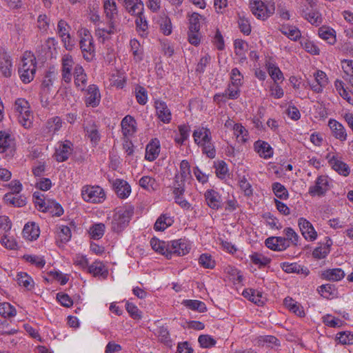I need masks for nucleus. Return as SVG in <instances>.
<instances>
[{
  "mask_svg": "<svg viewBox=\"0 0 353 353\" xmlns=\"http://www.w3.org/2000/svg\"><path fill=\"white\" fill-rule=\"evenodd\" d=\"M331 244V241L329 239L325 244L316 248L312 252L313 256L319 259L325 258L330 252Z\"/></svg>",
  "mask_w": 353,
  "mask_h": 353,
  "instance_id": "nucleus-50",
  "label": "nucleus"
},
{
  "mask_svg": "<svg viewBox=\"0 0 353 353\" xmlns=\"http://www.w3.org/2000/svg\"><path fill=\"white\" fill-rule=\"evenodd\" d=\"M104 10L108 18L112 20L117 14V6L114 0H103Z\"/></svg>",
  "mask_w": 353,
  "mask_h": 353,
  "instance_id": "nucleus-57",
  "label": "nucleus"
},
{
  "mask_svg": "<svg viewBox=\"0 0 353 353\" xmlns=\"http://www.w3.org/2000/svg\"><path fill=\"white\" fill-rule=\"evenodd\" d=\"M298 225L304 239L309 241H314L317 239L318 234L312 224L305 218L301 217L298 220Z\"/></svg>",
  "mask_w": 353,
  "mask_h": 353,
  "instance_id": "nucleus-12",
  "label": "nucleus"
},
{
  "mask_svg": "<svg viewBox=\"0 0 353 353\" xmlns=\"http://www.w3.org/2000/svg\"><path fill=\"white\" fill-rule=\"evenodd\" d=\"M170 257L172 254L184 256L188 254L192 248V243L186 239H179L170 241Z\"/></svg>",
  "mask_w": 353,
  "mask_h": 353,
  "instance_id": "nucleus-9",
  "label": "nucleus"
},
{
  "mask_svg": "<svg viewBox=\"0 0 353 353\" xmlns=\"http://www.w3.org/2000/svg\"><path fill=\"white\" fill-rule=\"evenodd\" d=\"M16 280L19 285L23 287L27 290H32L34 288L35 283L33 279L26 272H17Z\"/></svg>",
  "mask_w": 353,
  "mask_h": 353,
  "instance_id": "nucleus-35",
  "label": "nucleus"
},
{
  "mask_svg": "<svg viewBox=\"0 0 353 353\" xmlns=\"http://www.w3.org/2000/svg\"><path fill=\"white\" fill-rule=\"evenodd\" d=\"M14 146L10 135L5 132H0V153L12 151Z\"/></svg>",
  "mask_w": 353,
  "mask_h": 353,
  "instance_id": "nucleus-40",
  "label": "nucleus"
},
{
  "mask_svg": "<svg viewBox=\"0 0 353 353\" xmlns=\"http://www.w3.org/2000/svg\"><path fill=\"white\" fill-rule=\"evenodd\" d=\"M17 310L14 306L7 302L0 303V316L5 319L15 316Z\"/></svg>",
  "mask_w": 353,
  "mask_h": 353,
  "instance_id": "nucleus-52",
  "label": "nucleus"
},
{
  "mask_svg": "<svg viewBox=\"0 0 353 353\" xmlns=\"http://www.w3.org/2000/svg\"><path fill=\"white\" fill-rule=\"evenodd\" d=\"M23 259L28 263L34 265L38 268H42L46 265L43 256L34 254H25Z\"/></svg>",
  "mask_w": 353,
  "mask_h": 353,
  "instance_id": "nucleus-55",
  "label": "nucleus"
},
{
  "mask_svg": "<svg viewBox=\"0 0 353 353\" xmlns=\"http://www.w3.org/2000/svg\"><path fill=\"white\" fill-rule=\"evenodd\" d=\"M62 125V119L59 117H54L48 120L46 128L49 133L54 134L60 130Z\"/></svg>",
  "mask_w": 353,
  "mask_h": 353,
  "instance_id": "nucleus-46",
  "label": "nucleus"
},
{
  "mask_svg": "<svg viewBox=\"0 0 353 353\" xmlns=\"http://www.w3.org/2000/svg\"><path fill=\"white\" fill-rule=\"evenodd\" d=\"M71 230L68 226L60 225L57 226V236L61 243H65L71 239Z\"/></svg>",
  "mask_w": 353,
  "mask_h": 353,
  "instance_id": "nucleus-51",
  "label": "nucleus"
},
{
  "mask_svg": "<svg viewBox=\"0 0 353 353\" xmlns=\"http://www.w3.org/2000/svg\"><path fill=\"white\" fill-rule=\"evenodd\" d=\"M119 31L117 26L115 25L113 20H110L108 26L105 27H97L95 30V35L98 39L104 42L105 41L110 39L112 34H114Z\"/></svg>",
  "mask_w": 353,
  "mask_h": 353,
  "instance_id": "nucleus-16",
  "label": "nucleus"
},
{
  "mask_svg": "<svg viewBox=\"0 0 353 353\" xmlns=\"http://www.w3.org/2000/svg\"><path fill=\"white\" fill-rule=\"evenodd\" d=\"M53 73L48 72L46 74L43 78L41 84V103L43 106H47L48 105V97H46L47 94H50L52 91V88L53 85L54 78Z\"/></svg>",
  "mask_w": 353,
  "mask_h": 353,
  "instance_id": "nucleus-25",
  "label": "nucleus"
},
{
  "mask_svg": "<svg viewBox=\"0 0 353 353\" xmlns=\"http://www.w3.org/2000/svg\"><path fill=\"white\" fill-rule=\"evenodd\" d=\"M112 186L120 199L128 198L131 193V187L127 181L123 179H117L113 181Z\"/></svg>",
  "mask_w": 353,
  "mask_h": 353,
  "instance_id": "nucleus-27",
  "label": "nucleus"
},
{
  "mask_svg": "<svg viewBox=\"0 0 353 353\" xmlns=\"http://www.w3.org/2000/svg\"><path fill=\"white\" fill-rule=\"evenodd\" d=\"M83 200L90 203H101L105 200V194L103 190L98 186H84L81 190Z\"/></svg>",
  "mask_w": 353,
  "mask_h": 353,
  "instance_id": "nucleus-8",
  "label": "nucleus"
},
{
  "mask_svg": "<svg viewBox=\"0 0 353 353\" xmlns=\"http://www.w3.org/2000/svg\"><path fill=\"white\" fill-rule=\"evenodd\" d=\"M43 212H48L52 216H60L63 214V209L62 206L54 200L48 199L47 205Z\"/></svg>",
  "mask_w": 353,
  "mask_h": 353,
  "instance_id": "nucleus-44",
  "label": "nucleus"
},
{
  "mask_svg": "<svg viewBox=\"0 0 353 353\" xmlns=\"http://www.w3.org/2000/svg\"><path fill=\"white\" fill-rule=\"evenodd\" d=\"M36 70L37 60L34 54L30 51L25 52L19 68V74L21 81L25 83L31 82L34 78Z\"/></svg>",
  "mask_w": 353,
  "mask_h": 353,
  "instance_id": "nucleus-2",
  "label": "nucleus"
},
{
  "mask_svg": "<svg viewBox=\"0 0 353 353\" xmlns=\"http://www.w3.org/2000/svg\"><path fill=\"white\" fill-rule=\"evenodd\" d=\"M283 234L285 235V239L288 240V243L297 245L299 239V236L298 234L292 228H286L283 230Z\"/></svg>",
  "mask_w": 353,
  "mask_h": 353,
  "instance_id": "nucleus-63",
  "label": "nucleus"
},
{
  "mask_svg": "<svg viewBox=\"0 0 353 353\" xmlns=\"http://www.w3.org/2000/svg\"><path fill=\"white\" fill-rule=\"evenodd\" d=\"M265 245L274 251H283L290 247V243L285 238L281 236H272L265 240Z\"/></svg>",
  "mask_w": 353,
  "mask_h": 353,
  "instance_id": "nucleus-24",
  "label": "nucleus"
},
{
  "mask_svg": "<svg viewBox=\"0 0 353 353\" xmlns=\"http://www.w3.org/2000/svg\"><path fill=\"white\" fill-rule=\"evenodd\" d=\"M182 304L186 307L199 312H203L206 310L205 304L199 300H183Z\"/></svg>",
  "mask_w": 353,
  "mask_h": 353,
  "instance_id": "nucleus-49",
  "label": "nucleus"
},
{
  "mask_svg": "<svg viewBox=\"0 0 353 353\" xmlns=\"http://www.w3.org/2000/svg\"><path fill=\"white\" fill-rule=\"evenodd\" d=\"M248 45L246 42L241 39L234 41V52L240 62L246 59L245 53L248 50Z\"/></svg>",
  "mask_w": 353,
  "mask_h": 353,
  "instance_id": "nucleus-41",
  "label": "nucleus"
},
{
  "mask_svg": "<svg viewBox=\"0 0 353 353\" xmlns=\"http://www.w3.org/2000/svg\"><path fill=\"white\" fill-rule=\"evenodd\" d=\"M121 132L125 138L132 137L137 132L136 120L130 115L125 116L121 122Z\"/></svg>",
  "mask_w": 353,
  "mask_h": 353,
  "instance_id": "nucleus-18",
  "label": "nucleus"
},
{
  "mask_svg": "<svg viewBox=\"0 0 353 353\" xmlns=\"http://www.w3.org/2000/svg\"><path fill=\"white\" fill-rule=\"evenodd\" d=\"M72 143L70 141L59 143L54 153L56 160L59 162L66 161L72 152Z\"/></svg>",
  "mask_w": 353,
  "mask_h": 353,
  "instance_id": "nucleus-17",
  "label": "nucleus"
},
{
  "mask_svg": "<svg viewBox=\"0 0 353 353\" xmlns=\"http://www.w3.org/2000/svg\"><path fill=\"white\" fill-rule=\"evenodd\" d=\"M328 126L331 130L332 135L341 142L347 140V133L343 125L334 119H330L328 121Z\"/></svg>",
  "mask_w": 353,
  "mask_h": 353,
  "instance_id": "nucleus-15",
  "label": "nucleus"
},
{
  "mask_svg": "<svg viewBox=\"0 0 353 353\" xmlns=\"http://www.w3.org/2000/svg\"><path fill=\"white\" fill-rule=\"evenodd\" d=\"M281 32L293 41H296L301 37L300 30L295 26H283L281 28Z\"/></svg>",
  "mask_w": 353,
  "mask_h": 353,
  "instance_id": "nucleus-54",
  "label": "nucleus"
},
{
  "mask_svg": "<svg viewBox=\"0 0 353 353\" xmlns=\"http://www.w3.org/2000/svg\"><path fill=\"white\" fill-rule=\"evenodd\" d=\"M161 150V144L158 139H152L146 145L145 159L148 161H153L159 157Z\"/></svg>",
  "mask_w": 353,
  "mask_h": 353,
  "instance_id": "nucleus-23",
  "label": "nucleus"
},
{
  "mask_svg": "<svg viewBox=\"0 0 353 353\" xmlns=\"http://www.w3.org/2000/svg\"><path fill=\"white\" fill-rule=\"evenodd\" d=\"M230 83H232L236 86L237 85L241 87L243 83V75L238 68H234L230 72Z\"/></svg>",
  "mask_w": 353,
  "mask_h": 353,
  "instance_id": "nucleus-59",
  "label": "nucleus"
},
{
  "mask_svg": "<svg viewBox=\"0 0 353 353\" xmlns=\"http://www.w3.org/2000/svg\"><path fill=\"white\" fill-rule=\"evenodd\" d=\"M329 164L339 174L347 176L350 174V168L344 162L339 160L335 155L329 154L327 157Z\"/></svg>",
  "mask_w": 353,
  "mask_h": 353,
  "instance_id": "nucleus-28",
  "label": "nucleus"
},
{
  "mask_svg": "<svg viewBox=\"0 0 353 353\" xmlns=\"http://www.w3.org/2000/svg\"><path fill=\"white\" fill-rule=\"evenodd\" d=\"M160 31L165 36L171 34L172 32V25L170 19L168 16H162L159 20Z\"/></svg>",
  "mask_w": 353,
  "mask_h": 353,
  "instance_id": "nucleus-48",
  "label": "nucleus"
},
{
  "mask_svg": "<svg viewBox=\"0 0 353 353\" xmlns=\"http://www.w3.org/2000/svg\"><path fill=\"white\" fill-rule=\"evenodd\" d=\"M270 95L274 99H281L284 95V91L277 82H272L269 85Z\"/></svg>",
  "mask_w": 353,
  "mask_h": 353,
  "instance_id": "nucleus-62",
  "label": "nucleus"
},
{
  "mask_svg": "<svg viewBox=\"0 0 353 353\" xmlns=\"http://www.w3.org/2000/svg\"><path fill=\"white\" fill-rule=\"evenodd\" d=\"M173 223L172 219L165 214L160 216L154 224V229L157 231H163Z\"/></svg>",
  "mask_w": 353,
  "mask_h": 353,
  "instance_id": "nucleus-53",
  "label": "nucleus"
},
{
  "mask_svg": "<svg viewBox=\"0 0 353 353\" xmlns=\"http://www.w3.org/2000/svg\"><path fill=\"white\" fill-rule=\"evenodd\" d=\"M192 137L194 143L201 148L203 154L210 159L215 157L216 150L209 128L203 126L199 127L194 130Z\"/></svg>",
  "mask_w": 353,
  "mask_h": 353,
  "instance_id": "nucleus-1",
  "label": "nucleus"
},
{
  "mask_svg": "<svg viewBox=\"0 0 353 353\" xmlns=\"http://www.w3.org/2000/svg\"><path fill=\"white\" fill-rule=\"evenodd\" d=\"M254 148L261 158L269 159L273 155V149L268 143L264 141H255Z\"/></svg>",
  "mask_w": 353,
  "mask_h": 353,
  "instance_id": "nucleus-31",
  "label": "nucleus"
},
{
  "mask_svg": "<svg viewBox=\"0 0 353 353\" xmlns=\"http://www.w3.org/2000/svg\"><path fill=\"white\" fill-rule=\"evenodd\" d=\"M150 245L155 252L165 256L167 258H170V241L165 242L157 238H152L150 240Z\"/></svg>",
  "mask_w": 353,
  "mask_h": 353,
  "instance_id": "nucleus-30",
  "label": "nucleus"
},
{
  "mask_svg": "<svg viewBox=\"0 0 353 353\" xmlns=\"http://www.w3.org/2000/svg\"><path fill=\"white\" fill-rule=\"evenodd\" d=\"M84 91H85V103L86 106L92 108L98 106L101 101L99 88L94 84H91Z\"/></svg>",
  "mask_w": 353,
  "mask_h": 353,
  "instance_id": "nucleus-13",
  "label": "nucleus"
},
{
  "mask_svg": "<svg viewBox=\"0 0 353 353\" xmlns=\"http://www.w3.org/2000/svg\"><path fill=\"white\" fill-rule=\"evenodd\" d=\"M72 74L74 75V84L77 88L81 91L85 90L88 79L83 67L79 64H77Z\"/></svg>",
  "mask_w": 353,
  "mask_h": 353,
  "instance_id": "nucleus-26",
  "label": "nucleus"
},
{
  "mask_svg": "<svg viewBox=\"0 0 353 353\" xmlns=\"http://www.w3.org/2000/svg\"><path fill=\"white\" fill-rule=\"evenodd\" d=\"M345 272L341 268L327 269L323 272L325 279L329 281H338L345 276Z\"/></svg>",
  "mask_w": 353,
  "mask_h": 353,
  "instance_id": "nucleus-43",
  "label": "nucleus"
},
{
  "mask_svg": "<svg viewBox=\"0 0 353 353\" xmlns=\"http://www.w3.org/2000/svg\"><path fill=\"white\" fill-rule=\"evenodd\" d=\"M314 77L315 81L314 83H310L307 81V83L310 88L315 92L320 93L323 91V88H325L327 83L328 79L327 77L326 74L321 71L318 70L314 74Z\"/></svg>",
  "mask_w": 353,
  "mask_h": 353,
  "instance_id": "nucleus-21",
  "label": "nucleus"
},
{
  "mask_svg": "<svg viewBox=\"0 0 353 353\" xmlns=\"http://www.w3.org/2000/svg\"><path fill=\"white\" fill-rule=\"evenodd\" d=\"M105 226L103 223H95L89 230L91 237L94 239H100L104 234Z\"/></svg>",
  "mask_w": 353,
  "mask_h": 353,
  "instance_id": "nucleus-56",
  "label": "nucleus"
},
{
  "mask_svg": "<svg viewBox=\"0 0 353 353\" xmlns=\"http://www.w3.org/2000/svg\"><path fill=\"white\" fill-rule=\"evenodd\" d=\"M86 134L90 141L97 144L100 140V134L97 127L95 125H91L85 127Z\"/></svg>",
  "mask_w": 353,
  "mask_h": 353,
  "instance_id": "nucleus-60",
  "label": "nucleus"
},
{
  "mask_svg": "<svg viewBox=\"0 0 353 353\" xmlns=\"http://www.w3.org/2000/svg\"><path fill=\"white\" fill-rule=\"evenodd\" d=\"M12 62L10 56L4 50L0 51V72L5 77H10L12 73Z\"/></svg>",
  "mask_w": 353,
  "mask_h": 353,
  "instance_id": "nucleus-22",
  "label": "nucleus"
},
{
  "mask_svg": "<svg viewBox=\"0 0 353 353\" xmlns=\"http://www.w3.org/2000/svg\"><path fill=\"white\" fill-rule=\"evenodd\" d=\"M123 5L131 14L140 16L143 13V3L141 0H127Z\"/></svg>",
  "mask_w": 353,
  "mask_h": 353,
  "instance_id": "nucleus-36",
  "label": "nucleus"
},
{
  "mask_svg": "<svg viewBox=\"0 0 353 353\" xmlns=\"http://www.w3.org/2000/svg\"><path fill=\"white\" fill-rule=\"evenodd\" d=\"M139 184L142 188L148 191L156 190L159 187L156 180L149 176H142L139 180Z\"/></svg>",
  "mask_w": 353,
  "mask_h": 353,
  "instance_id": "nucleus-45",
  "label": "nucleus"
},
{
  "mask_svg": "<svg viewBox=\"0 0 353 353\" xmlns=\"http://www.w3.org/2000/svg\"><path fill=\"white\" fill-rule=\"evenodd\" d=\"M4 201L14 207L21 208L26 204V199L23 196L7 193L3 197Z\"/></svg>",
  "mask_w": 353,
  "mask_h": 353,
  "instance_id": "nucleus-38",
  "label": "nucleus"
},
{
  "mask_svg": "<svg viewBox=\"0 0 353 353\" xmlns=\"http://www.w3.org/2000/svg\"><path fill=\"white\" fill-rule=\"evenodd\" d=\"M283 303L286 308L296 315L299 316H303L305 315L304 310L301 304L291 297H286L284 299Z\"/></svg>",
  "mask_w": 353,
  "mask_h": 353,
  "instance_id": "nucleus-39",
  "label": "nucleus"
},
{
  "mask_svg": "<svg viewBox=\"0 0 353 353\" xmlns=\"http://www.w3.org/2000/svg\"><path fill=\"white\" fill-rule=\"evenodd\" d=\"M79 46L81 50L83 58L87 61H90L94 57L95 46L94 39L90 31L85 28H82L79 31Z\"/></svg>",
  "mask_w": 353,
  "mask_h": 353,
  "instance_id": "nucleus-7",
  "label": "nucleus"
},
{
  "mask_svg": "<svg viewBox=\"0 0 353 353\" xmlns=\"http://www.w3.org/2000/svg\"><path fill=\"white\" fill-rule=\"evenodd\" d=\"M75 64L72 57L69 54H65L61 57V74L63 80L70 83L72 80V70H74Z\"/></svg>",
  "mask_w": 353,
  "mask_h": 353,
  "instance_id": "nucleus-10",
  "label": "nucleus"
},
{
  "mask_svg": "<svg viewBox=\"0 0 353 353\" xmlns=\"http://www.w3.org/2000/svg\"><path fill=\"white\" fill-rule=\"evenodd\" d=\"M250 8L252 13L257 19L265 20L274 13L275 3L273 0H251Z\"/></svg>",
  "mask_w": 353,
  "mask_h": 353,
  "instance_id": "nucleus-3",
  "label": "nucleus"
},
{
  "mask_svg": "<svg viewBox=\"0 0 353 353\" xmlns=\"http://www.w3.org/2000/svg\"><path fill=\"white\" fill-rule=\"evenodd\" d=\"M199 263L204 268L212 269L215 267V261L209 254H202L199 259Z\"/></svg>",
  "mask_w": 353,
  "mask_h": 353,
  "instance_id": "nucleus-61",
  "label": "nucleus"
},
{
  "mask_svg": "<svg viewBox=\"0 0 353 353\" xmlns=\"http://www.w3.org/2000/svg\"><path fill=\"white\" fill-rule=\"evenodd\" d=\"M14 110L17 113L19 122L24 128H29L32 123L33 114L28 101L25 99H17L14 103Z\"/></svg>",
  "mask_w": 353,
  "mask_h": 353,
  "instance_id": "nucleus-5",
  "label": "nucleus"
},
{
  "mask_svg": "<svg viewBox=\"0 0 353 353\" xmlns=\"http://www.w3.org/2000/svg\"><path fill=\"white\" fill-rule=\"evenodd\" d=\"M156 112L158 118L164 123H169L172 120L171 111L165 102L156 100L154 102Z\"/></svg>",
  "mask_w": 353,
  "mask_h": 353,
  "instance_id": "nucleus-20",
  "label": "nucleus"
},
{
  "mask_svg": "<svg viewBox=\"0 0 353 353\" xmlns=\"http://www.w3.org/2000/svg\"><path fill=\"white\" fill-rule=\"evenodd\" d=\"M328 190V177L325 175H321L316 178L315 184L309 188L308 192L312 196H323Z\"/></svg>",
  "mask_w": 353,
  "mask_h": 353,
  "instance_id": "nucleus-11",
  "label": "nucleus"
},
{
  "mask_svg": "<svg viewBox=\"0 0 353 353\" xmlns=\"http://www.w3.org/2000/svg\"><path fill=\"white\" fill-rule=\"evenodd\" d=\"M190 165L187 160H183L179 165V170L175 175L174 194L181 195L184 192L185 182L191 179Z\"/></svg>",
  "mask_w": 353,
  "mask_h": 353,
  "instance_id": "nucleus-6",
  "label": "nucleus"
},
{
  "mask_svg": "<svg viewBox=\"0 0 353 353\" xmlns=\"http://www.w3.org/2000/svg\"><path fill=\"white\" fill-rule=\"evenodd\" d=\"M240 86L229 83L223 93L216 94L214 100L216 103L225 102L228 99H236L240 96Z\"/></svg>",
  "mask_w": 353,
  "mask_h": 353,
  "instance_id": "nucleus-14",
  "label": "nucleus"
},
{
  "mask_svg": "<svg viewBox=\"0 0 353 353\" xmlns=\"http://www.w3.org/2000/svg\"><path fill=\"white\" fill-rule=\"evenodd\" d=\"M301 16L310 23L315 26H319L323 22L321 13L315 8L310 9L309 7L301 9Z\"/></svg>",
  "mask_w": 353,
  "mask_h": 353,
  "instance_id": "nucleus-19",
  "label": "nucleus"
},
{
  "mask_svg": "<svg viewBox=\"0 0 353 353\" xmlns=\"http://www.w3.org/2000/svg\"><path fill=\"white\" fill-rule=\"evenodd\" d=\"M33 199L35 205L38 207L39 210L43 212L48 199H46L43 194L39 192H35L33 194Z\"/></svg>",
  "mask_w": 353,
  "mask_h": 353,
  "instance_id": "nucleus-64",
  "label": "nucleus"
},
{
  "mask_svg": "<svg viewBox=\"0 0 353 353\" xmlns=\"http://www.w3.org/2000/svg\"><path fill=\"white\" fill-rule=\"evenodd\" d=\"M272 187L276 197L281 199H287L288 198V192L283 185L279 182H275L272 184Z\"/></svg>",
  "mask_w": 353,
  "mask_h": 353,
  "instance_id": "nucleus-58",
  "label": "nucleus"
},
{
  "mask_svg": "<svg viewBox=\"0 0 353 353\" xmlns=\"http://www.w3.org/2000/svg\"><path fill=\"white\" fill-rule=\"evenodd\" d=\"M233 131L234 135L239 142L245 143L248 140V132L241 124H234Z\"/></svg>",
  "mask_w": 353,
  "mask_h": 353,
  "instance_id": "nucleus-47",
  "label": "nucleus"
},
{
  "mask_svg": "<svg viewBox=\"0 0 353 353\" xmlns=\"http://www.w3.org/2000/svg\"><path fill=\"white\" fill-rule=\"evenodd\" d=\"M319 36L330 45H334L336 41L335 30L329 27H321L319 29Z\"/></svg>",
  "mask_w": 353,
  "mask_h": 353,
  "instance_id": "nucleus-37",
  "label": "nucleus"
},
{
  "mask_svg": "<svg viewBox=\"0 0 353 353\" xmlns=\"http://www.w3.org/2000/svg\"><path fill=\"white\" fill-rule=\"evenodd\" d=\"M134 213V208L131 206L123 207L118 209L114 213L112 222V231L120 232L128 225Z\"/></svg>",
  "mask_w": 353,
  "mask_h": 353,
  "instance_id": "nucleus-4",
  "label": "nucleus"
},
{
  "mask_svg": "<svg viewBox=\"0 0 353 353\" xmlns=\"http://www.w3.org/2000/svg\"><path fill=\"white\" fill-rule=\"evenodd\" d=\"M206 204L213 210L221 207L222 199L219 193L214 190H208L204 194Z\"/></svg>",
  "mask_w": 353,
  "mask_h": 353,
  "instance_id": "nucleus-29",
  "label": "nucleus"
},
{
  "mask_svg": "<svg viewBox=\"0 0 353 353\" xmlns=\"http://www.w3.org/2000/svg\"><path fill=\"white\" fill-rule=\"evenodd\" d=\"M40 234L39 226L34 223H28L23 230V235L25 239L29 241L36 240Z\"/></svg>",
  "mask_w": 353,
  "mask_h": 353,
  "instance_id": "nucleus-34",
  "label": "nucleus"
},
{
  "mask_svg": "<svg viewBox=\"0 0 353 353\" xmlns=\"http://www.w3.org/2000/svg\"><path fill=\"white\" fill-rule=\"evenodd\" d=\"M188 28L200 30L201 26L205 22V17L197 12H192L188 14Z\"/></svg>",
  "mask_w": 353,
  "mask_h": 353,
  "instance_id": "nucleus-42",
  "label": "nucleus"
},
{
  "mask_svg": "<svg viewBox=\"0 0 353 353\" xmlns=\"http://www.w3.org/2000/svg\"><path fill=\"white\" fill-rule=\"evenodd\" d=\"M130 52L135 62L139 63L143 59V48L141 43L136 39L130 41Z\"/></svg>",
  "mask_w": 353,
  "mask_h": 353,
  "instance_id": "nucleus-32",
  "label": "nucleus"
},
{
  "mask_svg": "<svg viewBox=\"0 0 353 353\" xmlns=\"http://www.w3.org/2000/svg\"><path fill=\"white\" fill-rule=\"evenodd\" d=\"M88 272L94 276L105 278L108 274V270L102 261H95L88 268Z\"/></svg>",
  "mask_w": 353,
  "mask_h": 353,
  "instance_id": "nucleus-33",
  "label": "nucleus"
}]
</instances>
